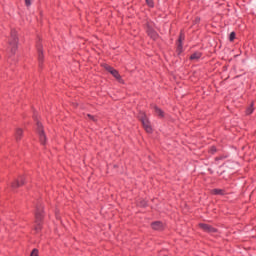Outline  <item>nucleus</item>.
<instances>
[{
  "instance_id": "obj_19",
  "label": "nucleus",
  "mask_w": 256,
  "mask_h": 256,
  "mask_svg": "<svg viewBox=\"0 0 256 256\" xmlns=\"http://www.w3.org/2000/svg\"><path fill=\"white\" fill-rule=\"evenodd\" d=\"M26 7H31V0H25Z\"/></svg>"
},
{
  "instance_id": "obj_13",
  "label": "nucleus",
  "mask_w": 256,
  "mask_h": 256,
  "mask_svg": "<svg viewBox=\"0 0 256 256\" xmlns=\"http://www.w3.org/2000/svg\"><path fill=\"white\" fill-rule=\"evenodd\" d=\"M24 181H23V177L20 178V180H16L15 183H12V187L13 189L17 188V187H21V185H23Z\"/></svg>"
},
{
  "instance_id": "obj_8",
  "label": "nucleus",
  "mask_w": 256,
  "mask_h": 256,
  "mask_svg": "<svg viewBox=\"0 0 256 256\" xmlns=\"http://www.w3.org/2000/svg\"><path fill=\"white\" fill-rule=\"evenodd\" d=\"M152 229H154L155 231H161V229H163V223L159 221L152 223Z\"/></svg>"
},
{
  "instance_id": "obj_22",
  "label": "nucleus",
  "mask_w": 256,
  "mask_h": 256,
  "mask_svg": "<svg viewBox=\"0 0 256 256\" xmlns=\"http://www.w3.org/2000/svg\"><path fill=\"white\" fill-rule=\"evenodd\" d=\"M211 151H212V153H215V151H217V149L215 147H212Z\"/></svg>"
},
{
  "instance_id": "obj_16",
  "label": "nucleus",
  "mask_w": 256,
  "mask_h": 256,
  "mask_svg": "<svg viewBox=\"0 0 256 256\" xmlns=\"http://www.w3.org/2000/svg\"><path fill=\"white\" fill-rule=\"evenodd\" d=\"M246 113H247V115H251V113H253V106L249 107V108L246 110Z\"/></svg>"
},
{
  "instance_id": "obj_2",
  "label": "nucleus",
  "mask_w": 256,
  "mask_h": 256,
  "mask_svg": "<svg viewBox=\"0 0 256 256\" xmlns=\"http://www.w3.org/2000/svg\"><path fill=\"white\" fill-rule=\"evenodd\" d=\"M41 221H43V209L37 208L35 213V227H34V231H36V233H39V231H41Z\"/></svg>"
},
{
  "instance_id": "obj_6",
  "label": "nucleus",
  "mask_w": 256,
  "mask_h": 256,
  "mask_svg": "<svg viewBox=\"0 0 256 256\" xmlns=\"http://www.w3.org/2000/svg\"><path fill=\"white\" fill-rule=\"evenodd\" d=\"M199 227L203 229V231H206V233H217V229L213 228L212 226L208 224H199Z\"/></svg>"
},
{
  "instance_id": "obj_10",
  "label": "nucleus",
  "mask_w": 256,
  "mask_h": 256,
  "mask_svg": "<svg viewBox=\"0 0 256 256\" xmlns=\"http://www.w3.org/2000/svg\"><path fill=\"white\" fill-rule=\"evenodd\" d=\"M154 113L158 117H165V112H163V110H161V108H159L157 106H154Z\"/></svg>"
},
{
  "instance_id": "obj_20",
  "label": "nucleus",
  "mask_w": 256,
  "mask_h": 256,
  "mask_svg": "<svg viewBox=\"0 0 256 256\" xmlns=\"http://www.w3.org/2000/svg\"><path fill=\"white\" fill-rule=\"evenodd\" d=\"M181 39H183V35L180 36L179 44H178V49H181Z\"/></svg>"
},
{
  "instance_id": "obj_3",
  "label": "nucleus",
  "mask_w": 256,
  "mask_h": 256,
  "mask_svg": "<svg viewBox=\"0 0 256 256\" xmlns=\"http://www.w3.org/2000/svg\"><path fill=\"white\" fill-rule=\"evenodd\" d=\"M140 121H141L146 133H151V131H153V128L151 127V122H149V119L147 118V116L145 114H142L140 116Z\"/></svg>"
},
{
  "instance_id": "obj_15",
  "label": "nucleus",
  "mask_w": 256,
  "mask_h": 256,
  "mask_svg": "<svg viewBox=\"0 0 256 256\" xmlns=\"http://www.w3.org/2000/svg\"><path fill=\"white\" fill-rule=\"evenodd\" d=\"M30 256H39V251H38L37 249H34V250L31 252Z\"/></svg>"
},
{
  "instance_id": "obj_17",
  "label": "nucleus",
  "mask_w": 256,
  "mask_h": 256,
  "mask_svg": "<svg viewBox=\"0 0 256 256\" xmlns=\"http://www.w3.org/2000/svg\"><path fill=\"white\" fill-rule=\"evenodd\" d=\"M229 39H230V41H234L235 40V32H231L230 33Z\"/></svg>"
},
{
  "instance_id": "obj_1",
  "label": "nucleus",
  "mask_w": 256,
  "mask_h": 256,
  "mask_svg": "<svg viewBox=\"0 0 256 256\" xmlns=\"http://www.w3.org/2000/svg\"><path fill=\"white\" fill-rule=\"evenodd\" d=\"M19 47V34L17 29L12 28L10 31V37L8 38V53L9 58L13 57L15 53H17V49Z\"/></svg>"
},
{
  "instance_id": "obj_7",
  "label": "nucleus",
  "mask_w": 256,
  "mask_h": 256,
  "mask_svg": "<svg viewBox=\"0 0 256 256\" xmlns=\"http://www.w3.org/2000/svg\"><path fill=\"white\" fill-rule=\"evenodd\" d=\"M147 33L151 39H157L158 37L157 32H155L151 24H148Z\"/></svg>"
},
{
  "instance_id": "obj_14",
  "label": "nucleus",
  "mask_w": 256,
  "mask_h": 256,
  "mask_svg": "<svg viewBox=\"0 0 256 256\" xmlns=\"http://www.w3.org/2000/svg\"><path fill=\"white\" fill-rule=\"evenodd\" d=\"M213 195H223L222 189H214L212 190Z\"/></svg>"
},
{
  "instance_id": "obj_9",
  "label": "nucleus",
  "mask_w": 256,
  "mask_h": 256,
  "mask_svg": "<svg viewBox=\"0 0 256 256\" xmlns=\"http://www.w3.org/2000/svg\"><path fill=\"white\" fill-rule=\"evenodd\" d=\"M21 137H23V129L17 128L16 131H15L16 141H21Z\"/></svg>"
},
{
  "instance_id": "obj_21",
  "label": "nucleus",
  "mask_w": 256,
  "mask_h": 256,
  "mask_svg": "<svg viewBox=\"0 0 256 256\" xmlns=\"http://www.w3.org/2000/svg\"><path fill=\"white\" fill-rule=\"evenodd\" d=\"M88 118L92 119L93 121H95V117H93L92 115L88 114Z\"/></svg>"
},
{
  "instance_id": "obj_18",
  "label": "nucleus",
  "mask_w": 256,
  "mask_h": 256,
  "mask_svg": "<svg viewBox=\"0 0 256 256\" xmlns=\"http://www.w3.org/2000/svg\"><path fill=\"white\" fill-rule=\"evenodd\" d=\"M146 3L149 7H153V0H146Z\"/></svg>"
},
{
  "instance_id": "obj_11",
  "label": "nucleus",
  "mask_w": 256,
  "mask_h": 256,
  "mask_svg": "<svg viewBox=\"0 0 256 256\" xmlns=\"http://www.w3.org/2000/svg\"><path fill=\"white\" fill-rule=\"evenodd\" d=\"M201 59V53L200 52H195L190 56L191 61H199Z\"/></svg>"
},
{
  "instance_id": "obj_5",
  "label": "nucleus",
  "mask_w": 256,
  "mask_h": 256,
  "mask_svg": "<svg viewBox=\"0 0 256 256\" xmlns=\"http://www.w3.org/2000/svg\"><path fill=\"white\" fill-rule=\"evenodd\" d=\"M104 68L106 69V71H108L109 73H111V75H113V77H115V79H117V81H121V75H119V72L117 70H115L113 67L105 64Z\"/></svg>"
},
{
  "instance_id": "obj_4",
  "label": "nucleus",
  "mask_w": 256,
  "mask_h": 256,
  "mask_svg": "<svg viewBox=\"0 0 256 256\" xmlns=\"http://www.w3.org/2000/svg\"><path fill=\"white\" fill-rule=\"evenodd\" d=\"M37 131L40 138V143L42 145H45V140L47 139V137L45 136V132L43 131V126L41 125L40 122H37Z\"/></svg>"
},
{
  "instance_id": "obj_12",
  "label": "nucleus",
  "mask_w": 256,
  "mask_h": 256,
  "mask_svg": "<svg viewBox=\"0 0 256 256\" xmlns=\"http://www.w3.org/2000/svg\"><path fill=\"white\" fill-rule=\"evenodd\" d=\"M38 49V61L41 63L43 61V50L41 49V45L37 46Z\"/></svg>"
}]
</instances>
